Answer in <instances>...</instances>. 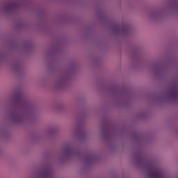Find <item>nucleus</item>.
I'll return each mask as SVG.
<instances>
[{"label":"nucleus","instance_id":"obj_1","mask_svg":"<svg viewBox=\"0 0 178 178\" xmlns=\"http://www.w3.org/2000/svg\"><path fill=\"white\" fill-rule=\"evenodd\" d=\"M144 163L149 178H166V175L159 167H154L152 163H145L143 158L138 159V164Z\"/></svg>","mask_w":178,"mask_h":178},{"label":"nucleus","instance_id":"obj_2","mask_svg":"<svg viewBox=\"0 0 178 178\" xmlns=\"http://www.w3.org/2000/svg\"><path fill=\"white\" fill-rule=\"evenodd\" d=\"M163 99L166 101H178V90L176 86H171L168 91L163 95Z\"/></svg>","mask_w":178,"mask_h":178},{"label":"nucleus","instance_id":"obj_3","mask_svg":"<svg viewBox=\"0 0 178 178\" xmlns=\"http://www.w3.org/2000/svg\"><path fill=\"white\" fill-rule=\"evenodd\" d=\"M30 114L29 111L24 112L22 115H17V114H12L10 120L12 124H20V123H23L24 122V119L28 118Z\"/></svg>","mask_w":178,"mask_h":178},{"label":"nucleus","instance_id":"obj_4","mask_svg":"<svg viewBox=\"0 0 178 178\" xmlns=\"http://www.w3.org/2000/svg\"><path fill=\"white\" fill-rule=\"evenodd\" d=\"M76 154H77V152H76L74 149L66 148L65 152L59 155L58 159L63 161H69V159L73 158Z\"/></svg>","mask_w":178,"mask_h":178},{"label":"nucleus","instance_id":"obj_5","mask_svg":"<svg viewBox=\"0 0 178 178\" xmlns=\"http://www.w3.org/2000/svg\"><path fill=\"white\" fill-rule=\"evenodd\" d=\"M20 6V1H13L8 4H6L2 6L0 8L1 13H9L12 9H15V8H19Z\"/></svg>","mask_w":178,"mask_h":178},{"label":"nucleus","instance_id":"obj_6","mask_svg":"<svg viewBox=\"0 0 178 178\" xmlns=\"http://www.w3.org/2000/svg\"><path fill=\"white\" fill-rule=\"evenodd\" d=\"M164 15V10L154 11L149 14V17L152 22H156L158 20H161L162 17H163Z\"/></svg>","mask_w":178,"mask_h":178},{"label":"nucleus","instance_id":"obj_7","mask_svg":"<svg viewBox=\"0 0 178 178\" xmlns=\"http://www.w3.org/2000/svg\"><path fill=\"white\" fill-rule=\"evenodd\" d=\"M66 76H60L54 83V88H62L66 86Z\"/></svg>","mask_w":178,"mask_h":178},{"label":"nucleus","instance_id":"obj_8","mask_svg":"<svg viewBox=\"0 0 178 178\" xmlns=\"http://www.w3.org/2000/svg\"><path fill=\"white\" fill-rule=\"evenodd\" d=\"M113 31L114 34H126V33H128L129 31V26L127 25V26L122 27L121 29L115 26Z\"/></svg>","mask_w":178,"mask_h":178},{"label":"nucleus","instance_id":"obj_9","mask_svg":"<svg viewBox=\"0 0 178 178\" xmlns=\"http://www.w3.org/2000/svg\"><path fill=\"white\" fill-rule=\"evenodd\" d=\"M51 176L49 172H40L38 175V178H49Z\"/></svg>","mask_w":178,"mask_h":178},{"label":"nucleus","instance_id":"obj_10","mask_svg":"<svg viewBox=\"0 0 178 178\" xmlns=\"http://www.w3.org/2000/svg\"><path fill=\"white\" fill-rule=\"evenodd\" d=\"M12 70H14L15 72L19 70L20 69V64L19 63H14L11 65Z\"/></svg>","mask_w":178,"mask_h":178},{"label":"nucleus","instance_id":"obj_11","mask_svg":"<svg viewBox=\"0 0 178 178\" xmlns=\"http://www.w3.org/2000/svg\"><path fill=\"white\" fill-rule=\"evenodd\" d=\"M100 134L103 138H107L108 137V132H106L104 129H100Z\"/></svg>","mask_w":178,"mask_h":178},{"label":"nucleus","instance_id":"obj_12","mask_svg":"<svg viewBox=\"0 0 178 178\" xmlns=\"http://www.w3.org/2000/svg\"><path fill=\"white\" fill-rule=\"evenodd\" d=\"M56 108L58 109V111H65L67 107L66 106H56Z\"/></svg>","mask_w":178,"mask_h":178},{"label":"nucleus","instance_id":"obj_13","mask_svg":"<svg viewBox=\"0 0 178 178\" xmlns=\"http://www.w3.org/2000/svg\"><path fill=\"white\" fill-rule=\"evenodd\" d=\"M22 106H35V105L31 103H27V104H23Z\"/></svg>","mask_w":178,"mask_h":178},{"label":"nucleus","instance_id":"obj_14","mask_svg":"<svg viewBox=\"0 0 178 178\" xmlns=\"http://www.w3.org/2000/svg\"><path fill=\"white\" fill-rule=\"evenodd\" d=\"M70 69H71L72 70H74V69H76V64L70 65Z\"/></svg>","mask_w":178,"mask_h":178},{"label":"nucleus","instance_id":"obj_15","mask_svg":"<svg viewBox=\"0 0 178 178\" xmlns=\"http://www.w3.org/2000/svg\"><path fill=\"white\" fill-rule=\"evenodd\" d=\"M56 131V129L55 128H51L49 129L50 133H55Z\"/></svg>","mask_w":178,"mask_h":178},{"label":"nucleus","instance_id":"obj_16","mask_svg":"<svg viewBox=\"0 0 178 178\" xmlns=\"http://www.w3.org/2000/svg\"><path fill=\"white\" fill-rule=\"evenodd\" d=\"M177 135L178 136V130L177 131Z\"/></svg>","mask_w":178,"mask_h":178},{"label":"nucleus","instance_id":"obj_17","mask_svg":"<svg viewBox=\"0 0 178 178\" xmlns=\"http://www.w3.org/2000/svg\"><path fill=\"white\" fill-rule=\"evenodd\" d=\"M71 133L73 134V131H72Z\"/></svg>","mask_w":178,"mask_h":178}]
</instances>
